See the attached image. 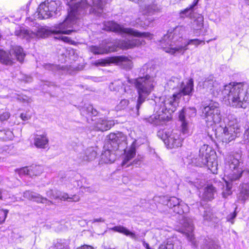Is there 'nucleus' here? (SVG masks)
Masks as SVG:
<instances>
[{"mask_svg":"<svg viewBox=\"0 0 249 249\" xmlns=\"http://www.w3.org/2000/svg\"><path fill=\"white\" fill-rule=\"evenodd\" d=\"M114 56L107 57L106 59H101L96 61L95 63V65L97 66H107L111 64H114Z\"/></svg>","mask_w":249,"mask_h":249,"instance_id":"4c0bfd02","label":"nucleus"},{"mask_svg":"<svg viewBox=\"0 0 249 249\" xmlns=\"http://www.w3.org/2000/svg\"><path fill=\"white\" fill-rule=\"evenodd\" d=\"M41 200H40V201H39V202H40V203H45V204H46V205H49V206L53 204V203L52 201L48 200L46 198L42 197L41 196Z\"/></svg>","mask_w":249,"mask_h":249,"instance_id":"6e6d98bb","label":"nucleus"},{"mask_svg":"<svg viewBox=\"0 0 249 249\" xmlns=\"http://www.w3.org/2000/svg\"><path fill=\"white\" fill-rule=\"evenodd\" d=\"M202 86L214 96H217L221 91V86L212 75L208 77L202 83Z\"/></svg>","mask_w":249,"mask_h":249,"instance_id":"dca6fc26","label":"nucleus"},{"mask_svg":"<svg viewBox=\"0 0 249 249\" xmlns=\"http://www.w3.org/2000/svg\"><path fill=\"white\" fill-rule=\"evenodd\" d=\"M23 196L28 199L36 201L37 202H39L41 199V196L39 194L29 191L25 192L23 194Z\"/></svg>","mask_w":249,"mask_h":249,"instance_id":"e433bc0d","label":"nucleus"},{"mask_svg":"<svg viewBox=\"0 0 249 249\" xmlns=\"http://www.w3.org/2000/svg\"><path fill=\"white\" fill-rule=\"evenodd\" d=\"M237 209V207L236 206L234 209V211L229 214L226 217L227 221L230 222L231 224H233L234 223V219L236 217L237 214V212H236Z\"/></svg>","mask_w":249,"mask_h":249,"instance_id":"c03bdc74","label":"nucleus"},{"mask_svg":"<svg viewBox=\"0 0 249 249\" xmlns=\"http://www.w3.org/2000/svg\"><path fill=\"white\" fill-rule=\"evenodd\" d=\"M129 104V102L128 100H122L119 104L116 106V109L117 110H121L128 108L129 110H133V108L131 107H128Z\"/></svg>","mask_w":249,"mask_h":249,"instance_id":"79ce46f5","label":"nucleus"},{"mask_svg":"<svg viewBox=\"0 0 249 249\" xmlns=\"http://www.w3.org/2000/svg\"><path fill=\"white\" fill-rule=\"evenodd\" d=\"M246 187H249V181L248 182H247V183H245Z\"/></svg>","mask_w":249,"mask_h":249,"instance_id":"774afa93","label":"nucleus"},{"mask_svg":"<svg viewBox=\"0 0 249 249\" xmlns=\"http://www.w3.org/2000/svg\"><path fill=\"white\" fill-rule=\"evenodd\" d=\"M10 114L9 112H4L0 115V121L3 122L7 121L10 117Z\"/></svg>","mask_w":249,"mask_h":249,"instance_id":"8fccbe9b","label":"nucleus"},{"mask_svg":"<svg viewBox=\"0 0 249 249\" xmlns=\"http://www.w3.org/2000/svg\"><path fill=\"white\" fill-rule=\"evenodd\" d=\"M13 137V133L11 130H0V139L3 141L11 140Z\"/></svg>","mask_w":249,"mask_h":249,"instance_id":"58836bf2","label":"nucleus"},{"mask_svg":"<svg viewBox=\"0 0 249 249\" xmlns=\"http://www.w3.org/2000/svg\"><path fill=\"white\" fill-rule=\"evenodd\" d=\"M162 202L167 205L171 209H173L177 205L179 204V200L176 197H171L168 198V197L163 196L161 198Z\"/></svg>","mask_w":249,"mask_h":249,"instance_id":"2f4dec72","label":"nucleus"},{"mask_svg":"<svg viewBox=\"0 0 249 249\" xmlns=\"http://www.w3.org/2000/svg\"><path fill=\"white\" fill-rule=\"evenodd\" d=\"M160 11L161 7L156 3H152L145 7L144 14L147 16H152L160 12Z\"/></svg>","mask_w":249,"mask_h":249,"instance_id":"cd10ccee","label":"nucleus"},{"mask_svg":"<svg viewBox=\"0 0 249 249\" xmlns=\"http://www.w3.org/2000/svg\"><path fill=\"white\" fill-rule=\"evenodd\" d=\"M104 29L112 31L120 34H126L136 37L151 38V34L148 32L141 33L130 28H124L120 25L113 22L108 21L105 23Z\"/></svg>","mask_w":249,"mask_h":249,"instance_id":"ddd939ff","label":"nucleus"},{"mask_svg":"<svg viewBox=\"0 0 249 249\" xmlns=\"http://www.w3.org/2000/svg\"><path fill=\"white\" fill-rule=\"evenodd\" d=\"M114 231L118 232L123 233L126 236H130L131 238L136 239L137 238L136 234L130 231L127 229L123 226H115L111 229Z\"/></svg>","mask_w":249,"mask_h":249,"instance_id":"7c9ffc66","label":"nucleus"},{"mask_svg":"<svg viewBox=\"0 0 249 249\" xmlns=\"http://www.w3.org/2000/svg\"><path fill=\"white\" fill-rule=\"evenodd\" d=\"M231 188H226L225 190H223L222 192V196L223 197H227L229 195L231 194L232 192L231 190Z\"/></svg>","mask_w":249,"mask_h":249,"instance_id":"5fc2aeb1","label":"nucleus"},{"mask_svg":"<svg viewBox=\"0 0 249 249\" xmlns=\"http://www.w3.org/2000/svg\"><path fill=\"white\" fill-rule=\"evenodd\" d=\"M236 137V133L232 128L225 127L224 128L223 133L222 134V141L223 142L226 143H229L234 140Z\"/></svg>","mask_w":249,"mask_h":249,"instance_id":"5701e85b","label":"nucleus"},{"mask_svg":"<svg viewBox=\"0 0 249 249\" xmlns=\"http://www.w3.org/2000/svg\"><path fill=\"white\" fill-rule=\"evenodd\" d=\"M55 249H70L68 245L66 244L57 243L55 246Z\"/></svg>","mask_w":249,"mask_h":249,"instance_id":"864d4df0","label":"nucleus"},{"mask_svg":"<svg viewBox=\"0 0 249 249\" xmlns=\"http://www.w3.org/2000/svg\"><path fill=\"white\" fill-rule=\"evenodd\" d=\"M182 85V81L178 77H172L167 83V86L170 89H178Z\"/></svg>","mask_w":249,"mask_h":249,"instance_id":"72a5a7b5","label":"nucleus"},{"mask_svg":"<svg viewBox=\"0 0 249 249\" xmlns=\"http://www.w3.org/2000/svg\"><path fill=\"white\" fill-rule=\"evenodd\" d=\"M189 184L190 185H193L195 187H197L198 186H200V187H215V186H220L221 182H219L218 183V184H216V182H214V184H213L212 183H208L206 185L204 184L205 180L203 179H198L196 178L195 180H189L188 181Z\"/></svg>","mask_w":249,"mask_h":249,"instance_id":"c756f323","label":"nucleus"},{"mask_svg":"<svg viewBox=\"0 0 249 249\" xmlns=\"http://www.w3.org/2000/svg\"><path fill=\"white\" fill-rule=\"evenodd\" d=\"M248 197H249V188H241L240 192L238 195V198L244 201Z\"/></svg>","mask_w":249,"mask_h":249,"instance_id":"37998d69","label":"nucleus"},{"mask_svg":"<svg viewBox=\"0 0 249 249\" xmlns=\"http://www.w3.org/2000/svg\"><path fill=\"white\" fill-rule=\"evenodd\" d=\"M212 213L210 211H205L203 214V218L205 220H210L212 217Z\"/></svg>","mask_w":249,"mask_h":249,"instance_id":"3c124183","label":"nucleus"},{"mask_svg":"<svg viewBox=\"0 0 249 249\" xmlns=\"http://www.w3.org/2000/svg\"><path fill=\"white\" fill-rule=\"evenodd\" d=\"M82 1H85L92 8V10H93V12H91L90 14H100L102 13L103 6L104 3L107 2V0H92L93 5H91L89 4L87 0H81L79 2H82Z\"/></svg>","mask_w":249,"mask_h":249,"instance_id":"393cba45","label":"nucleus"},{"mask_svg":"<svg viewBox=\"0 0 249 249\" xmlns=\"http://www.w3.org/2000/svg\"><path fill=\"white\" fill-rule=\"evenodd\" d=\"M194 90V83L192 79L188 81L186 85H184L182 82V85L179 88V92L177 93H179L178 98H180L182 95H188L190 96L192 95V92ZM189 97H188L187 100H189Z\"/></svg>","mask_w":249,"mask_h":249,"instance_id":"412c9836","label":"nucleus"},{"mask_svg":"<svg viewBox=\"0 0 249 249\" xmlns=\"http://www.w3.org/2000/svg\"><path fill=\"white\" fill-rule=\"evenodd\" d=\"M214 188H205L203 197L206 200H211L213 197Z\"/></svg>","mask_w":249,"mask_h":249,"instance_id":"ea45409f","label":"nucleus"},{"mask_svg":"<svg viewBox=\"0 0 249 249\" xmlns=\"http://www.w3.org/2000/svg\"><path fill=\"white\" fill-rule=\"evenodd\" d=\"M49 140L47 134L37 135L34 139V144L37 148H45L48 145Z\"/></svg>","mask_w":249,"mask_h":249,"instance_id":"bb28decb","label":"nucleus"},{"mask_svg":"<svg viewBox=\"0 0 249 249\" xmlns=\"http://www.w3.org/2000/svg\"><path fill=\"white\" fill-rule=\"evenodd\" d=\"M244 137L249 142V127L245 131Z\"/></svg>","mask_w":249,"mask_h":249,"instance_id":"680f3d73","label":"nucleus"},{"mask_svg":"<svg viewBox=\"0 0 249 249\" xmlns=\"http://www.w3.org/2000/svg\"><path fill=\"white\" fill-rule=\"evenodd\" d=\"M76 249H94L93 247L89 246L84 245L82 247H79Z\"/></svg>","mask_w":249,"mask_h":249,"instance_id":"e2e57ef3","label":"nucleus"},{"mask_svg":"<svg viewBox=\"0 0 249 249\" xmlns=\"http://www.w3.org/2000/svg\"><path fill=\"white\" fill-rule=\"evenodd\" d=\"M198 0H194L192 4H191L188 7L186 8L183 10H182L179 13V17L182 18H184L186 17H190V19L195 15L194 13L195 7L197 4Z\"/></svg>","mask_w":249,"mask_h":249,"instance_id":"a878e982","label":"nucleus"},{"mask_svg":"<svg viewBox=\"0 0 249 249\" xmlns=\"http://www.w3.org/2000/svg\"><path fill=\"white\" fill-rule=\"evenodd\" d=\"M148 70V65L145 64L140 69V73L141 75H142V76H145L146 74H148L147 71Z\"/></svg>","mask_w":249,"mask_h":249,"instance_id":"603ef678","label":"nucleus"},{"mask_svg":"<svg viewBox=\"0 0 249 249\" xmlns=\"http://www.w3.org/2000/svg\"><path fill=\"white\" fill-rule=\"evenodd\" d=\"M80 111L81 115L85 117L89 123L90 118L97 116L98 113L97 110L94 109L92 105L89 104H85L80 108Z\"/></svg>","mask_w":249,"mask_h":249,"instance_id":"4be33fe9","label":"nucleus"},{"mask_svg":"<svg viewBox=\"0 0 249 249\" xmlns=\"http://www.w3.org/2000/svg\"><path fill=\"white\" fill-rule=\"evenodd\" d=\"M172 210L173 212L177 214H182L184 213L180 203L179 204L177 205Z\"/></svg>","mask_w":249,"mask_h":249,"instance_id":"09e8293b","label":"nucleus"},{"mask_svg":"<svg viewBox=\"0 0 249 249\" xmlns=\"http://www.w3.org/2000/svg\"><path fill=\"white\" fill-rule=\"evenodd\" d=\"M89 50L91 52L95 54H102L107 53L109 52V50L106 47L91 46L89 47Z\"/></svg>","mask_w":249,"mask_h":249,"instance_id":"c9c22d12","label":"nucleus"},{"mask_svg":"<svg viewBox=\"0 0 249 249\" xmlns=\"http://www.w3.org/2000/svg\"><path fill=\"white\" fill-rule=\"evenodd\" d=\"M182 224L184 228H185V230L181 232L184 234L188 241L191 243L193 246L197 247L198 246V243L193 233L194 227L192 219L190 217L184 216Z\"/></svg>","mask_w":249,"mask_h":249,"instance_id":"4468645a","label":"nucleus"},{"mask_svg":"<svg viewBox=\"0 0 249 249\" xmlns=\"http://www.w3.org/2000/svg\"><path fill=\"white\" fill-rule=\"evenodd\" d=\"M185 31L184 27L178 26L176 27L172 32L168 33L163 36L161 41V43L169 45V47L164 48L165 52L175 55L183 54L188 49V46L189 45H194L197 47L202 43L205 44L203 40L197 38L184 41L182 36Z\"/></svg>","mask_w":249,"mask_h":249,"instance_id":"f03ea898","label":"nucleus"},{"mask_svg":"<svg viewBox=\"0 0 249 249\" xmlns=\"http://www.w3.org/2000/svg\"><path fill=\"white\" fill-rule=\"evenodd\" d=\"M115 159L114 154L111 153L110 150H105L103 151L100 157V162L101 163H108L113 162Z\"/></svg>","mask_w":249,"mask_h":249,"instance_id":"c85d7f7f","label":"nucleus"},{"mask_svg":"<svg viewBox=\"0 0 249 249\" xmlns=\"http://www.w3.org/2000/svg\"><path fill=\"white\" fill-rule=\"evenodd\" d=\"M239 161L238 159L231 157L226 163L228 180H226V187H232L237 184L236 181L241 177L242 171L238 168Z\"/></svg>","mask_w":249,"mask_h":249,"instance_id":"9b49d317","label":"nucleus"},{"mask_svg":"<svg viewBox=\"0 0 249 249\" xmlns=\"http://www.w3.org/2000/svg\"><path fill=\"white\" fill-rule=\"evenodd\" d=\"M201 118L208 126L219 123L221 120V111L217 102H211L201 108Z\"/></svg>","mask_w":249,"mask_h":249,"instance_id":"6e6552de","label":"nucleus"},{"mask_svg":"<svg viewBox=\"0 0 249 249\" xmlns=\"http://www.w3.org/2000/svg\"><path fill=\"white\" fill-rule=\"evenodd\" d=\"M70 196H68V194H64L63 196H62L61 199H63V200H67L69 201L70 200Z\"/></svg>","mask_w":249,"mask_h":249,"instance_id":"0e129e2a","label":"nucleus"},{"mask_svg":"<svg viewBox=\"0 0 249 249\" xmlns=\"http://www.w3.org/2000/svg\"><path fill=\"white\" fill-rule=\"evenodd\" d=\"M152 21V20L150 18H139L136 20V23L140 27L145 28L149 25Z\"/></svg>","mask_w":249,"mask_h":249,"instance_id":"a19ab883","label":"nucleus"},{"mask_svg":"<svg viewBox=\"0 0 249 249\" xmlns=\"http://www.w3.org/2000/svg\"><path fill=\"white\" fill-rule=\"evenodd\" d=\"M179 93H174L172 96H165L160 99V108L157 113L144 119L146 122H148L154 125H162L165 122L168 121L169 115L174 112L177 108L178 104V95Z\"/></svg>","mask_w":249,"mask_h":249,"instance_id":"20e7f679","label":"nucleus"},{"mask_svg":"<svg viewBox=\"0 0 249 249\" xmlns=\"http://www.w3.org/2000/svg\"><path fill=\"white\" fill-rule=\"evenodd\" d=\"M164 245L167 249H174V245L171 241H167Z\"/></svg>","mask_w":249,"mask_h":249,"instance_id":"bf43d9fd","label":"nucleus"},{"mask_svg":"<svg viewBox=\"0 0 249 249\" xmlns=\"http://www.w3.org/2000/svg\"><path fill=\"white\" fill-rule=\"evenodd\" d=\"M196 110L195 107H184L179 114V119L181 122V129L183 135L188 133L187 118L195 117L196 115Z\"/></svg>","mask_w":249,"mask_h":249,"instance_id":"2eb2a0df","label":"nucleus"},{"mask_svg":"<svg viewBox=\"0 0 249 249\" xmlns=\"http://www.w3.org/2000/svg\"><path fill=\"white\" fill-rule=\"evenodd\" d=\"M211 147L208 145L204 144L199 149L198 156L194 158L192 162L196 166L202 167L207 165L213 174L217 173L218 164L215 161H211V159L209 155Z\"/></svg>","mask_w":249,"mask_h":249,"instance_id":"1a4fd4ad","label":"nucleus"},{"mask_svg":"<svg viewBox=\"0 0 249 249\" xmlns=\"http://www.w3.org/2000/svg\"><path fill=\"white\" fill-rule=\"evenodd\" d=\"M8 213V211L7 210L0 209V224L4 222Z\"/></svg>","mask_w":249,"mask_h":249,"instance_id":"de8ad7c7","label":"nucleus"},{"mask_svg":"<svg viewBox=\"0 0 249 249\" xmlns=\"http://www.w3.org/2000/svg\"><path fill=\"white\" fill-rule=\"evenodd\" d=\"M108 143L113 150L124 151L125 154V158L123 161L124 165L128 161L134 157L136 155V141L132 143L130 148L127 151L126 137L122 133L115 134L110 133L108 136Z\"/></svg>","mask_w":249,"mask_h":249,"instance_id":"423d86ee","label":"nucleus"},{"mask_svg":"<svg viewBox=\"0 0 249 249\" xmlns=\"http://www.w3.org/2000/svg\"><path fill=\"white\" fill-rule=\"evenodd\" d=\"M43 171V168L39 165H33L29 167H24L18 170L20 176H27L30 177L40 175Z\"/></svg>","mask_w":249,"mask_h":249,"instance_id":"f3484780","label":"nucleus"},{"mask_svg":"<svg viewBox=\"0 0 249 249\" xmlns=\"http://www.w3.org/2000/svg\"><path fill=\"white\" fill-rule=\"evenodd\" d=\"M190 26L192 30H193L194 34H196V36H198L200 33L198 31L201 30L203 26V17L200 15L196 14L191 18Z\"/></svg>","mask_w":249,"mask_h":249,"instance_id":"a211bd4d","label":"nucleus"},{"mask_svg":"<svg viewBox=\"0 0 249 249\" xmlns=\"http://www.w3.org/2000/svg\"><path fill=\"white\" fill-rule=\"evenodd\" d=\"M114 124L113 120L100 118L95 122L94 129L97 131H105L110 129Z\"/></svg>","mask_w":249,"mask_h":249,"instance_id":"6ab92c4d","label":"nucleus"},{"mask_svg":"<svg viewBox=\"0 0 249 249\" xmlns=\"http://www.w3.org/2000/svg\"><path fill=\"white\" fill-rule=\"evenodd\" d=\"M143 246L146 249H149L150 247L148 243H147L144 240L142 241Z\"/></svg>","mask_w":249,"mask_h":249,"instance_id":"69168bd1","label":"nucleus"},{"mask_svg":"<svg viewBox=\"0 0 249 249\" xmlns=\"http://www.w3.org/2000/svg\"><path fill=\"white\" fill-rule=\"evenodd\" d=\"M20 117L21 119L24 121H27L31 118L29 115L27 114V113H23L20 114Z\"/></svg>","mask_w":249,"mask_h":249,"instance_id":"4d7b16f0","label":"nucleus"},{"mask_svg":"<svg viewBox=\"0 0 249 249\" xmlns=\"http://www.w3.org/2000/svg\"><path fill=\"white\" fill-rule=\"evenodd\" d=\"M201 249H220V247L212 239H206L201 246Z\"/></svg>","mask_w":249,"mask_h":249,"instance_id":"f704fd0d","label":"nucleus"},{"mask_svg":"<svg viewBox=\"0 0 249 249\" xmlns=\"http://www.w3.org/2000/svg\"><path fill=\"white\" fill-rule=\"evenodd\" d=\"M84 154L85 156L81 157L83 160H86V161H90L93 160L97 156L96 152L94 150L93 147L88 148L84 151Z\"/></svg>","mask_w":249,"mask_h":249,"instance_id":"473e14b6","label":"nucleus"},{"mask_svg":"<svg viewBox=\"0 0 249 249\" xmlns=\"http://www.w3.org/2000/svg\"><path fill=\"white\" fill-rule=\"evenodd\" d=\"M25 54L20 46L13 47L9 52L0 50V63L7 66H12L14 63L15 58L20 62L24 60Z\"/></svg>","mask_w":249,"mask_h":249,"instance_id":"9d476101","label":"nucleus"},{"mask_svg":"<svg viewBox=\"0 0 249 249\" xmlns=\"http://www.w3.org/2000/svg\"><path fill=\"white\" fill-rule=\"evenodd\" d=\"M159 249H167V247H165L164 244H161L160 246Z\"/></svg>","mask_w":249,"mask_h":249,"instance_id":"338daca9","label":"nucleus"},{"mask_svg":"<svg viewBox=\"0 0 249 249\" xmlns=\"http://www.w3.org/2000/svg\"><path fill=\"white\" fill-rule=\"evenodd\" d=\"M62 3L59 0H46L37 9L38 18L47 19L60 15Z\"/></svg>","mask_w":249,"mask_h":249,"instance_id":"0eeeda50","label":"nucleus"},{"mask_svg":"<svg viewBox=\"0 0 249 249\" xmlns=\"http://www.w3.org/2000/svg\"><path fill=\"white\" fill-rule=\"evenodd\" d=\"M70 200L69 201L78 202L80 200V197L77 195L72 196L71 197H70Z\"/></svg>","mask_w":249,"mask_h":249,"instance_id":"13d9d810","label":"nucleus"},{"mask_svg":"<svg viewBox=\"0 0 249 249\" xmlns=\"http://www.w3.org/2000/svg\"><path fill=\"white\" fill-rule=\"evenodd\" d=\"M142 44V41L139 39H128L119 42L118 45L122 49H129L138 46Z\"/></svg>","mask_w":249,"mask_h":249,"instance_id":"b1692460","label":"nucleus"},{"mask_svg":"<svg viewBox=\"0 0 249 249\" xmlns=\"http://www.w3.org/2000/svg\"><path fill=\"white\" fill-rule=\"evenodd\" d=\"M222 94L228 104L234 108H246L249 106L247 85L244 83H230L224 87Z\"/></svg>","mask_w":249,"mask_h":249,"instance_id":"7ed1b4c3","label":"nucleus"},{"mask_svg":"<svg viewBox=\"0 0 249 249\" xmlns=\"http://www.w3.org/2000/svg\"><path fill=\"white\" fill-rule=\"evenodd\" d=\"M114 64L120 66L126 71L130 70L133 65L132 61L127 57L124 56H114Z\"/></svg>","mask_w":249,"mask_h":249,"instance_id":"aec40b11","label":"nucleus"},{"mask_svg":"<svg viewBox=\"0 0 249 249\" xmlns=\"http://www.w3.org/2000/svg\"><path fill=\"white\" fill-rule=\"evenodd\" d=\"M80 150H82V151L80 152L79 153L77 154V161H78L79 162L87 161L86 160H83L81 158V157L82 158L84 156H85V155L84 154V151H83V146L81 145H78L77 149V151H80Z\"/></svg>","mask_w":249,"mask_h":249,"instance_id":"49530a36","label":"nucleus"},{"mask_svg":"<svg viewBox=\"0 0 249 249\" xmlns=\"http://www.w3.org/2000/svg\"><path fill=\"white\" fill-rule=\"evenodd\" d=\"M92 8L86 1L77 2L70 7V11L66 18L58 24L55 25L51 30L43 27H36L32 30L24 28H19L15 32L16 36L21 38L29 40L35 38H45L51 34L59 35L56 38L61 39L65 42H69V37L62 36V34L70 35L75 31L73 29L75 24L79 25V20L85 15L93 12Z\"/></svg>","mask_w":249,"mask_h":249,"instance_id":"f257e3e1","label":"nucleus"},{"mask_svg":"<svg viewBox=\"0 0 249 249\" xmlns=\"http://www.w3.org/2000/svg\"><path fill=\"white\" fill-rule=\"evenodd\" d=\"M182 132L178 130H173L172 131H160L158 133V136L160 137L165 144L168 148H173L181 146L183 138L181 136Z\"/></svg>","mask_w":249,"mask_h":249,"instance_id":"f8f14e48","label":"nucleus"},{"mask_svg":"<svg viewBox=\"0 0 249 249\" xmlns=\"http://www.w3.org/2000/svg\"><path fill=\"white\" fill-rule=\"evenodd\" d=\"M91 223H94L95 222H104L105 220L102 218H94L92 220L90 221Z\"/></svg>","mask_w":249,"mask_h":249,"instance_id":"052dcab7","label":"nucleus"},{"mask_svg":"<svg viewBox=\"0 0 249 249\" xmlns=\"http://www.w3.org/2000/svg\"><path fill=\"white\" fill-rule=\"evenodd\" d=\"M130 84H133L138 94L137 103L136 106L137 114L141 105L145 101L146 98L153 90L156 82L154 78L146 74L145 76H140L134 79L127 80Z\"/></svg>","mask_w":249,"mask_h":249,"instance_id":"39448f33","label":"nucleus"},{"mask_svg":"<svg viewBox=\"0 0 249 249\" xmlns=\"http://www.w3.org/2000/svg\"><path fill=\"white\" fill-rule=\"evenodd\" d=\"M45 69L48 70H51L52 71H54L56 70H58L60 69H64V67H60L58 65L51 64H47L44 66Z\"/></svg>","mask_w":249,"mask_h":249,"instance_id":"a18cd8bd","label":"nucleus"}]
</instances>
